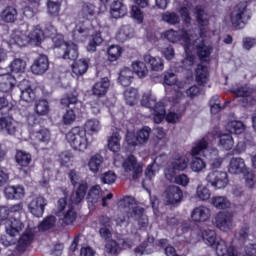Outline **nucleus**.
<instances>
[{"label": "nucleus", "instance_id": "f257e3e1", "mask_svg": "<svg viewBox=\"0 0 256 256\" xmlns=\"http://www.w3.org/2000/svg\"><path fill=\"white\" fill-rule=\"evenodd\" d=\"M120 207H123L127 219H135L138 221L140 229H147L149 219L147 215L144 214L145 208L137 206L134 198L125 197L120 201Z\"/></svg>", "mask_w": 256, "mask_h": 256}, {"label": "nucleus", "instance_id": "f03ea898", "mask_svg": "<svg viewBox=\"0 0 256 256\" xmlns=\"http://www.w3.org/2000/svg\"><path fill=\"white\" fill-rule=\"evenodd\" d=\"M189 167V158L185 156H176L170 159L164 169V175L166 179L173 182L175 175L181 171H185Z\"/></svg>", "mask_w": 256, "mask_h": 256}, {"label": "nucleus", "instance_id": "7ed1b4c3", "mask_svg": "<svg viewBox=\"0 0 256 256\" xmlns=\"http://www.w3.org/2000/svg\"><path fill=\"white\" fill-rule=\"evenodd\" d=\"M66 139L76 151H85L87 149V134L82 128H72L71 131L66 134Z\"/></svg>", "mask_w": 256, "mask_h": 256}, {"label": "nucleus", "instance_id": "20e7f679", "mask_svg": "<svg viewBox=\"0 0 256 256\" xmlns=\"http://www.w3.org/2000/svg\"><path fill=\"white\" fill-rule=\"evenodd\" d=\"M251 19V14L247 12V4L241 2L235 6L230 14V21L234 29H243Z\"/></svg>", "mask_w": 256, "mask_h": 256}, {"label": "nucleus", "instance_id": "39448f33", "mask_svg": "<svg viewBox=\"0 0 256 256\" xmlns=\"http://www.w3.org/2000/svg\"><path fill=\"white\" fill-rule=\"evenodd\" d=\"M65 207H67V199L60 198L57 202L56 215H58V217H61L62 215V218L60 219L62 225H71L75 219H77V212H75L73 206H68L67 211H65Z\"/></svg>", "mask_w": 256, "mask_h": 256}, {"label": "nucleus", "instance_id": "423d86ee", "mask_svg": "<svg viewBox=\"0 0 256 256\" xmlns=\"http://www.w3.org/2000/svg\"><path fill=\"white\" fill-rule=\"evenodd\" d=\"M124 171L132 177L133 181H137L143 175V164L137 162L134 155L128 156L122 163Z\"/></svg>", "mask_w": 256, "mask_h": 256}, {"label": "nucleus", "instance_id": "0eeeda50", "mask_svg": "<svg viewBox=\"0 0 256 256\" xmlns=\"http://www.w3.org/2000/svg\"><path fill=\"white\" fill-rule=\"evenodd\" d=\"M206 181L216 189H225L229 183V178L225 172L213 171L207 175Z\"/></svg>", "mask_w": 256, "mask_h": 256}, {"label": "nucleus", "instance_id": "6e6552de", "mask_svg": "<svg viewBox=\"0 0 256 256\" xmlns=\"http://www.w3.org/2000/svg\"><path fill=\"white\" fill-rule=\"evenodd\" d=\"M165 37L168 41L171 43H182V45L188 46L191 45V38L189 36V33L185 30L175 31L173 29H170L165 32Z\"/></svg>", "mask_w": 256, "mask_h": 256}, {"label": "nucleus", "instance_id": "1a4fd4ad", "mask_svg": "<svg viewBox=\"0 0 256 256\" xmlns=\"http://www.w3.org/2000/svg\"><path fill=\"white\" fill-rule=\"evenodd\" d=\"M49 201L43 196H37L33 198L28 204V211L34 217H43L45 213V206L48 205Z\"/></svg>", "mask_w": 256, "mask_h": 256}, {"label": "nucleus", "instance_id": "9d476101", "mask_svg": "<svg viewBox=\"0 0 256 256\" xmlns=\"http://www.w3.org/2000/svg\"><path fill=\"white\" fill-rule=\"evenodd\" d=\"M132 133H128L126 136V140L128 145H143L149 141V137H151V128L145 126L140 131L137 132L136 137Z\"/></svg>", "mask_w": 256, "mask_h": 256}, {"label": "nucleus", "instance_id": "9b49d317", "mask_svg": "<svg viewBox=\"0 0 256 256\" xmlns=\"http://www.w3.org/2000/svg\"><path fill=\"white\" fill-rule=\"evenodd\" d=\"M215 225L220 231H231L233 229V214L219 212L215 217Z\"/></svg>", "mask_w": 256, "mask_h": 256}, {"label": "nucleus", "instance_id": "f8f14e48", "mask_svg": "<svg viewBox=\"0 0 256 256\" xmlns=\"http://www.w3.org/2000/svg\"><path fill=\"white\" fill-rule=\"evenodd\" d=\"M87 195V183H82L79 185L78 189L73 192L68 198V207L77 209Z\"/></svg>", "mask_w": 256, "mask_h": 256}, {"label": "nucleus", "instance_id": "ddd939ff", "mask_svg": "<svg viewBox=\"0 0 256 256\" xmlns=\"http://www.w3.org/2000/svg\"><path fill=\"white\" fill-rule=\"evenodd\" d=\"M191 47L192 49H196L197 55L201 61H207L211 56V51H213V48L205 45V42H203V39L201 38L196 39L194 42L191 38Z\"/></svg>", "mask_w": 256, "mask_h": 256}, {"label": "nucleus", "instance_id": "4468645a", "mask_svg": "<svg viewBox=\"0 0 256 256\" xmlns=\"http://www.w3.org/2000/svg\"><path fill=\"white\" fill-rule=\"evenodd\" d=\"M62 107H69L74 114L80 115L83 109V102L77 99V96L68 94L64 96L60 101Z\"/></svg>", "mask_w": 256, "mask_h": 256}, {"label": "nucleus", "instance_id": "2eb2a0df", "mask_svg": "<svg viewBox=\"0 0 256 256\" xmlns=\"http://www.w3.org/2000/svg\"><path fill=\"white\" fill-rule=\"evenodd\" d=\"M165 195L168 205H177V203H181V201H183V191L179 186H169L165 191Z\"/></svg>", "mask_w": 256, "mask_h": 256}, {"label": "nucleus", "instance_id": "dca6fc26", "mask_svg": "<svg viewBox=\"0 0 256 256\" xmlns=\"http://www.w3.org/2000/svg\"><path fill=\"white\" fill-rule=\"evenodd\" d=\"M49 70V58L45 55H39L31 66L34 75H43Z\"/></svg>", "mask_w": 256, "mask_h": 256}, {"label": "nucleus", "instance_id": "f3484780", "mask_svg": "<svg viewBox=\"0 0 256 256\" xmlns=\"http://www.w3.org/2000/svg\"><path fill=\"white\" fill-rule=\"evenodd\" d=\"M211 218V209L206 206H198L191 212V219L195 223H205Z\"/></svg>", "mask_w": 256, "mask_h": 256}, {"label": "nucleus", "instance_id": "a211bd4d", "mask_svg": "<svg viewBox=\"0 0 256 256\" xmlns=\"http://www.w3.org/2000/svg\"><path fill=\"white\" fill-rule=\"evenodd\" d=\"M25 229V224L17 218H9L6 221V233L10 237H17Z\"/></svg>", "mask_w": 256, "mask_h": 256}, {"label": "nucleus", "instance_id": "6ab92c4d", "mask_svg": "<svg viewBox=\"0 0 256 256\" xmlns=\"http://www.w3.org/2000/svg\"><path fill=\"white\" fill-rule=\"evenodd\" d=\"M18 124L11 116L0 117V130L8 135H15L17 133Z\"/></svg>", "mask_w": 256, "mask_h": 256}, {"label": "nucleus", "instance_id": "aec40b11", "mask_svg": "<svg viewBox=\"0 0 256 256\" xmlns=\"http://www.w3.org/2000/svg\"><path fill=\"white\" fill-rule=\"evenodd\" d=\"M18 87L21 91L20 98L22 101L26 103H31L33 99H35V93H33V89H31V85L28 80H23L18 84Z\"/></svg>", "mask_w": 256, "mask_h": 256}, {"label": "nucleus", "instance_id": "412c9836", "mask_svg": "<svg viewBox=\"0 0 256 256\" xmlns=\"http://www.w3.org/2000/svg\"><path fill=\"white\" fill-rule=\"evenodd\" d=\"M245 169L247 166L245 165V160L242 158H232L228 165V172L231 175H241V173H245Z\"/></svg>", "mask_w": 256, "mask_h": 256}, {"label": "nucleus", "instance_id": "4be33fe9", "mask_svg": "<svg viewBox=\"0 0 256 256\" xmlns=\"http://www.w3.org/2000/svg\"><path fill=\"white\" fill-rule=\"evenodd\" d=\"M109 87H111L109 78H102L101 81L94 84L92 93L95 97H105V95H107V91H109Z\"/></svg>", "mask_w": 256, "mask_h": 256}, {"label": "nucleus", "instance_id": "5701e85b", "mask_svg": "<svg viewBox=\"0 0 256 256\" xmlns=\"http://www.w3.org/2000/svg\"><path fill=\"white\" fill-rule=\"evenodd\" d=\"M110 13L114 19H119L127 15V6L122 0H114L111 5Z\"/></svg>", "mask_w": 256, "mask_h": 256}, {"label": "nucleus", "instance_id": "b1692460", "mask_svg": "<svg viewBox=\"0 0 256 256\" xmlns=\"http://www.w3.org/2000/svg\"><path fill=\"white\" fill-rule=\"evenodd\" d=\"M6 199H23L25 189L22 186H7L4 189Z\"/></svg>", "mask_w": 256, "mask_h": 256}, {"label": "nucleus", "instance_id": "393cba45", "mask_svg": "<svg viewBox=\"0 0 256 256\" xmlns=\"http://www.w3.org/2000/svg\"><path fill=\"white\" fill-rule=\"evenodd\" d=\"M34 131V139L38 141V143H42V145H49L51 142V132L47 128H37Z\"/></svg>", "mask_w": 256, "mask_h": 256}, {"label": "nucleus", "instance_id": "a878e982", "mask_svg": "<svg viewBox=\"0 0 256 256\" xmlns=\"http://www.w3.org/2000/svg\"><path fill=\"white\" fill-rule=\"evenodd\" d=\"M44 38H45V34L43 33V30L41 29V26L34 27L28 33L29 43H31L32 45H36V46L41 45Z\"/></svg>", "mask_w": 256, "mask_h": 256}, {"label": "nucleus", "instance_id": "bb28decb", "mask_svg": "<svg viewBox=\"0 0 256 256\" xmlns=\"http://www.w3.org/2000/svg\"><path fill=\"white\" fill-rule=\"evenodd\" d=\"M87 69H89L88 59L82 58L72 64V73L76 75V77H81V75H85V73H87Z\"/></svg>", "mask_w": 256, "mask_h": 256}, {"label": "nucleus", "instance_id": "cd10ccee", "mask_svg": "<svg viewBox=\"0 0 256 256\" xmlns=\"http://www.w3.org/2000/svg\"><path fill=\"white\" fill-rule=\"evenodd\" d=\"M216 253L218 256H237L235 248L233 246L228 247L227 242L223 239L217 241Z\"/></svg>", "mask_w": 256, "mask_h": 256}, {"label": "nucleus", "instance_id": "c85d7f7f", "mask_svg": "<svg viewBox=\"0 0 256 256\" xmlns=\"http://www.w3.org/2000/svg\"><path fill=\"white\" fill-rule=\"evenodd\" d=\"M103 41H105V36H103L102 31L92 34L91 40L87 46V51L89 53H95V51H97V47H99Z\"/></svg>", "mask_w": 256, "mask_h": 256}, {"label": "nucleus", "instance_id": "c756f323", "mask_svg": "<svg viewBox=\"0 0 256 256\" xmlns=\"http://www.w3.org/2000/svg\"><path fill=\"white\" fill-rule=\"evenodd\" d=\"M15 85V78L9 74L0 75V91L2 93H9Z\"/></svg>", "mask_w": 256, "mask_h": 256}, {"label": "nucleus", "instance_id": "7c9ffc66", "mask_svg": "<svg viewBox=\"0 0 256 256\" xmlns=\"http://www.w3.org/2000/svg\"><path fill=\"white\" fill-rule=\"evenodd\" d=\"M10 43L18 45L19 47H25L29 45V37L21 31H15L11 34Z\"/></svg>", "mask_w": 256, "mask_h": 256}, {"label": "nucleus", "instance_id": "2f4dec72", "mask_svg": "<svg viewBox=\"0 0 256 256\" xmlns=\"http://www.w3.org/2000/svg\"><path fill=\"white\" fill-rule=\"evenodd\" d=\"M103 167V156L95 154L88 161V168L91 173L97 174Z\"/></svg>", "mask_w": 256, "mask_h": 256}, {"label": "nucleus", "instance_id": "473e14b6", "mask_svg": "<svg viewBox=\"0 0 256 256\" xmlns=\"http://www.w3.org/2000/svg\"><path fill=\"white\" fill-rule=\"evenodd\" d=\"M0 17L5 23H15L17 21V9L13 6H8L2 10Z\"/></svg>", "mask_w": 256, "mask_h": 256}, {"label": "nucleus", "instance_id": "72a5a7b5", "mask_svg": "<svg viewBox=\"0 0 256 256\" xmlns=\"http://www.w3.org/2000/svg\"><path fill=\"white\" fill-rule=\"evenodd\" d=\"M101 199V186L96 185L93 186L89 193H88V206L91 207H95V205H97V203H99V200Z\"/></svg>", "mask_w": 256, "mask_h": 256}, {"label": "nucleus", "instance_id": "f704fd0d", "mask_svg": "<svg viewBox=\"0 0 256 256\" xmlns=\"http://www.w3.org/2000/svg\"><path fill=\"white\" fill-rule=\"evenodd\" d=\"M144 61L145 63H148V65H150V69L152 71H163V68H164L163 59H161L160 57L145 55Z\"/></svg>", "mask_w": 256, "mask_h": 256}, {"label": "nucleus", "instance_id": "c9c22d12", "mask_svg": "<svg viewBox=\"0 0 256 256\" xmlns=\"http://www.w3.org/2000/svg\"><path fill=\"white\" fill-rule=\"evenodd\" d=\"M65 47L62 58L69 59L70 61H76L77 57H79V50L76 44H65Z\"/></svg>", "mask_w": 256, "mask_h": 256}, {"label": "nucleus", "instance_id": "e433bc0d", "mask_svg": "<svg viewBox=\"0 0 256 256\" xmlns=\"http://www.w3.org/2000/svg\"><path fill=\"white\" fill-rule=\"evenodd\" d=\"M208 75L209 70L207 69V66L198 64L196 68V81L198 85H205V83H207Z\"/></svg>", "mask_w": 256, "mask_h": 256}, {"label": "nucleus", "instance_id": "4c0bfd02", "mask_svg": "<svg viewBox=\"0 0 256 256\" xmlns=\"http://www.w3.org/2000/svg\"><path fill=\"white\" fill-rule=\"evenodd\" d=\"M108 149L113 153H118L121 149V135L119 132H114L108 139Z\"/></svg>", "mask_w": 256, "mask_h": 256}, {"label": "nucleus", "instance_id": "58836bf2", "mask_svg": "<svg viewBox=\"0 0 256 256\" xmlns=\"http://www.w3.org/2000/svg\"><path fill=\"white\" fill-rule=\"evenodd\" d=\"M157 104V98H155L151 91H147L143 94L141 100V105L143 107H148V109H155Z\"/></svg>", "mask_w": 256, "mask_h": 256}, {"label": "nucleus", "instance_id": "ea45409f", "mask_svg": "<svg viewBox=\"0 0 256 256\" xmlns=\"http://www.w3.org/2000/svg\"><path fill=\"white\" fill-rule=\"evenodd\" d=\"M133 81V71L129 68H124L120 72L119 83L122 87H129Z\"/></svg>", "mask_w": 256, "mask_h": 256}, {"label": "nucleus", "instance_id": "a19ab883", "mask_svg": "<svg viewBox=\"0 0 256 256\" xmlns=\"http://www.w3.org/2000/svg\"><path fill=\"white\" fill-rule=\"evenodd\" d=\"M197 23L201 27H207L209 25V14L205 12V9L201 6H197L195 9Z\"/></svg>", "mask_w": 256, "mask_h": 256}, {"label": "nucleus", "instance_id": "79ce46f5", "mask_svg": "<svg viewBox=\"0 0 256 256\" xmlns=\"http://www.w3.org/2000/svg\"><path fill=\"white\" fill-rule=\"evenodd\" d=\"M162 21L168 25H179L181 23V17L176 12H165L161 15Z\"/></svg>", "mask_w": 256, "mask_h": 256}, {"label": "nucleus", "instance_id": "37998d69", "mask_svg": "<svg viewBox=\"0 0 256 256\" xmlns=\"http://www.w3.org/2000/svg\"><path fill=\"white\" fill-rule=\"evenodd\" d=\"M15 159L20 167H29L32 161L31 155L21 150L16 153Z\"/></svg>", "mask_w": 256, "mask_h": 256}, {"label": "nucleus", "instance_id": "c03bdc74", "mask_svg": "<svg viewBox=\"0 0 256 256\" xmlns=\"http://www.w3.org/2000/svg\"><path fill=\"white\" fill-rule=\"evenodd\" d=\"M85 133H99L101 131V122L97 119H89L85 123L84 127Z\"/></svg>", "mask_w": 256, "mask_h": 256}, {"label": "nucleus", "instance_id": "a18cd8bd", "mask_svg": "<svg viewBox=\"0 0 256 256\" xmlns=\"http://www.w3.org/2000/svg\"><path fill=\"white\" fill-rule=\"evenodd\" d=\"M211 203L216 209H229L231 207V201L225 196H215Z\"/></svg>", "mask_w": 256, "mask_h": 256}, {"label": "nucleus", "instance_id": "49530a36", "mask_svg": "<svg viewBox=\"0 0 256 256\" xmlns=\"http://www.w3.org/2000/svg\"><path fill=\"white\" fill-rule=\"evenodd\" d=\"M131 37H133V28H131L129 25L122 26L119 30V33L116 35V38L121 43L131 39Z\"/></svg>", "mask_w": 256, "mask_h": 256}, {"label": "nucleus", "instance_id": "de8ad7c7", "mask_svg": "<svg viewBox=\"0 0 256 256\" xmlns=\"http://www.w3.org/2000/svg\"><path fill=\"white\" fill-rule=\"evenodd\" d=\"M12 73H23L27 67V62L21 58H15L9 65Z\"/></svg>", "mask_w": 256, "mask_h": 256}, {"label": "nucleus", "instance_id": "09e8293b", "mask_svg": "<svg viewBox=\"0 0 256 256\" xmlns=\"http://www.w3.org/2000/svg\"><path fill=\"white\" fill-rule=\"evenodd\" d=\"M132 69L140 79H143V77H147L149 74V70L147 69V66L142 61H136L132 64Z\"/></svg>", "mask_w": 256, "mask_h": 256}, {"label": "nucleus", "instance_id": "8fccbe9b", "mask_svg": "<svg viewBox=\"0 0 256 256\" xmlns=\"http://www.w3.org/2000/svg\"><path fill=\"white\" fill-rule=\"evenodd\" d=\"M57 224V218L53 215L47 216L43 219V221L39 224V231H49V229H53Z\"/></svg>", "mask_w": 256, "mask_h": 256}, {"label": "nucleus", "instance_id": "3c124183", "mask_svg": "<svg viewBox=\"0 0 256 256\" xmlns=\"http://www.w3.org/2000/svg\"><path fill=\"white\" fill-rule=\"evenodd\" d=\"M154 111V123H161L165 119V104L163 102H158L157 107L153 108Z\"/></svg>", "mask_w": 256, "mask_h": 256}, {"label": "nucleus", "instance_id": "603ef678", "mask_svg": "<svg viewBox=\"0 0 256 256\" xmlns=\"http://www.w3.org/2000/svg\"><path fill=\"white\" fill-rule=\"evenodd\" d=\"M190 167L194 173H201V171L207 168V163L199 157H194L192 158Z\"/></svg>", "mask_w": 256, "mask_h": 256}, {"label": "nucleus", "instance_id": "864d4df0", "mask_svg": "<svg viewBox=\"0 0 256 256\" xmlns=\"http://www.w3.org/2000/svg\"><path fill=\"white\" fill-rule=\"evenodd\" d=\"M228 129L230 133H235L236 135H241L245 131V124L239 120H233L228 123Z\"/></svg>", "mask_w": 256, "mask_h": 256}, {"label": "nucleus", "instance_id": "5fc2aeb1", "mask_svg": "<svg viewBox=\"0 0 256 256\" xmlns=\"http://www.w3.org/2000/svg\"><path fill=\"white\" fill-rule=\"evenodd\" d=\"M207 147H209V143H207V140H205V138L196 141L194 143V146L192 147L193 157H195V155H199V153H203V151H205Z\"/></svg>", "mask_w": 256, "mask_h": 256}, {"label": "nucleus", "instance_id": "6e6d98bb", "mask_svg": "<svg viewBox=\"0 0 256 256\" xmlns=\"http://www.w3.org/2000/svg\"><path fill=\"white\" fill-rule=\"evenodd\" d=\"M196 197L200 201H208V199H211V191H209V188L199 185L196 189Z\"/></svg>", "mask_w": 256, "mask_h": 256}, {"label": "nucleus", "instance_id": "4d7b16f0", "mask_svg": "<svg viewBox=\"0 0 256 256\" xmlns=\"http://www.w3.org/2000/svg\"><path fill=\"white\" fill-rule=\"evenodd\" d=\"M124 99L128 105L130 106L135 105V103L137 102V89L135 88L127 89L124 92Z\"/></svg>", "mask_w": 256, "mask_h": 256}, {"label": "nucleus", "instance_id": "13d9d810", "mask_svg": "<svg viewBox=\"0 0 256 256\" xmlns=\"http://www.w3.org/2000/svg\"><path fill=\"white\" fill-rule=\"evenodd\" d=\"M31 241V235L23 234L18 241L17 250L23 253L31 245Z\"/></svg>", "mask_w": 256, "mask_h": 256}, {"label": "nucleus", "instance_id": "bf43d9fd", "mask_svg": "<svg viewBox=\"0 0 256 256\" xmlns=\"http://www.w3.org/2000/svg\"><path fill=\"white\" fill-rule=\"evenodd\" d=\"M191 42L188 44V46H184V50L186 53V57L183 60L184 67H192V65L195 63V56L191 54Z\"/></svg>", "mask_w": 256, "mask_h": 256}, {"label": "nucleus", "instance_id": "052dcab7", "mask_svg": "<svg viewBox=\"0 0 256 256\" xmlns=\"http://www.w3.org/2000/svg\"><path fill=\"white\" fill-rule=\"evenodd\" d=\"M233 143V136H231V134H222L220 136V145L223 149H226V151L233 149Z\"/></svg>", "mask_w": 256, "mask_h": 256}, {"label": "nucleus", "instance_id": "680f3d73", "mask_svg": "<svg viewBox=\"0 0 256 256\" xmlns=\"http://www.w3.org/2000/svg\"><path fill=\"white\" fill-rule=\"evenodd\" d=\"M203 239L207 245L213 247V245L217 243V233H215V230H205L203 233Z\"/></svg>", "mask_w": 256, "mask_h": 256}, {"label": "nucleus", "instance_id": "e2e57ef3", "mask_svg": "<svg viewBox=\"0 0 256 256\" xmlns=\"http://www.w3.org/2000/svg\"><path fill=\"white\" fill-rule=\"evenodd\" d=\"M119 244L115 240H111L106 243L105 245V252L108 253V255H119Z\"/></svg>", "mask_w": 256, "mask_h": 256}, {"label": "nucleus", "instance_id": "0e129e2a", "mask_svg": "<svg viewBox=\"0 0 256 256\" xmlns=\"http://www.w3.org/2000/svg\"><path fill=\"white\" fill-rule=\"evenodd\" d=\"M101 181L106 184V185H113L115 181H117V175H115V172L113 171H108L103 173L100 176Z\"/></svg>", "mask_w": 256, "mask_h": 256}, {"label": "nucleus", "instance_id": "69168bd1", "mask_svg": "<svg viewBox=\"0 0 256 256\" xmlns=\"http://www.w3.org/2000/svg\"><path fill=\"white\" fill-rule=\"evenodd\" d=\"M35 107L38 115H47L49 111V102L46 100H39L36 102Z\"/></svg>", "mask_w": 256, "mask_h": 256}, {"label": "nucleus", "instance_id": "338daca9", "mask_svg": "<svg viewBox=\"0 0 256 256\" xmlns=\"http://www.w3.org/2000/svg\"><path fill=\"white\" fill-rule=\"evenodd\" d=\"M233 93H235L236 97H251L253 89H251L249 86H240L234 89Z\"/></svg>", "mask_w": 256, "mask_h": 256}, {"label": "nucleus", "instance_id": "774afa93", "mask_svg": "<svg viewBox=\"0 0 256 256\" xmlns=\"http://www.w3.org/2000/svg\"><path fill=\"white\" fill-rule=\"evenodd\" d=\"M108 55L110 61H117L121 57V47L112 45L108 49Z\"/></svg>", "mask_w": 256, "mask_h": 256}]
</instances>
